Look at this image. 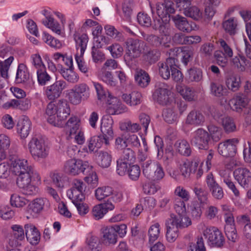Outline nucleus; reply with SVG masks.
I'll return each mask as SVG.
<instances>
[{"instance_id": "f257e3e1", "label": "nucleus", "mask_w": 251, "mask_h": 251, "mask_svg": "<svg viewBox=\"0 0 251 251\" xmlns=\"http://www.w3.org/2000/svg\"><path fill=\"white\" fill-rule=\"evenodd\" d=\"M156 11L158 17L153 18L152 28L166 36L169 33L171 14L175 12L174 3L169 0L158 2L156 4Z\"/></svg>"}, {"instance_id": "f03ea898", "label": "nucleus", "mask_w": 251, "mask_h": 251, "mask_svg": "<svg viewBox=\"0 0 251 251\" xmlns=\"http://www.w3.org/2000/svg\"><path fill=\"white\" fill-rule=\"evenodd\" d=\"M143 174L151 181H158L163 178L165 172L160 163L151 160L143 162L142 164Z\"/></svg>"}, {"instance_id": "7ed1b4c3", "label": "nucleus", "mask_w": 251, "mask_h": 251, "mask_svg": "<svg viewBox=\"0 0 251 251\" xmlns=\"http://www.w3.org/2000/svg\"><path fill=\"white\" fill-rule=\"evenodd\" d=\"M92 167L87 161L75 158L67 160L64 164V171L68 175L75 176L80 173L86 175Z\"/></svg>"}, {"instance_id": "20e7f679", "label": "nucleus", "mask_w": 251, "mask_h": 251, "mask_svg": "<svg viewBox=\"0 0 251 251\" xmlns=\"http://www.w3.org/2000/svg\"><path fill=\"white\" fill-rule=\"evenodd\" d=\"M202 227V234L209 246L212 247L221 248L225 244V238L221 231L215 226H205L201 224Z\"/></svg>"}, {"instance_id": "39448f33", "label": "nucleus", "mask_w": 251, "mask_h": 251, "mask_svg": "<svg viewBox=\"0 0 251 251\" xmlns=\"http://www.w3.org/2000/svg\"><path fill=\"white\" fill-rule=\"evenodd\" d=\"M11 166L13 172L18 176V177H24L26 175L38 177V173L26 159L16 158L12 161Z\"/></svg>"}, {"instance_id": "423d86ee", "label": "nucleus", "mask_w": 251, "mask_h": 251, "mask_svg": "<svg viewBox=\"0 0 251 251\" xmlns=\"http://www.w3.org/2000/svg\"><path fill=\"white\" fill-rule=\"evenodd\" d=\"M28 147L30 154L35 160L44 159L49 154V149L42 139L32 138L29 142Z\"/></svg>"}, {"instance_id": "0eeeda50", "label": "nucleus", "mask_w": 251, "mask_h": 251, "mask_svg": "<svg viewBox=\"0 0 251 251\" xmlns=\"http://www.w3.org/2000/svg\"><path fill=\"white\" fill-rule=\"evenodd\" d=\"M127 50L124 55L125 62H129L137 57L144 50L145 43L139 40L129 39L126 42Z\"/></svg>"}, {"instance_id": "6e6552de", "label": "nucleus", "mask_w": 251, "mask_h": 251, "mask_svg": "<svg viewBox=\"0 0 251 251\" xmlns=\"http://www.w3.org/2000/svg\"><path fill=\"white\" fill-rule=\"evenodd\" d=\"M190 142L199 150H208L210 142L208 131L202 128L197 129L192 133Z\"/></svg>"}, {"instance_id": "1a4fd4ad", "label": "nucleus", "mask_w": 251, "mask_h": 251, "mask_svg": "<svg viewBox=\"0 0 251 251\" xmlns=\"http://www.w3.org/2000/svg\"><path fill=\"white\" fill-rule=\"evenodd\" d=\"M31 180H40V177L39 174H38V177L26 175L24 177L17 178V185L22 189L23 193L25 195H34L38 193V188L31 184Z\"/></svg>"}, {"instance_id": "9d476101", "label": "nucleus", "mask_w": 251, "mask_h": 251, "mask_svg": "<svg viewBox=\"0 0 251 251\" xmlns=\"http://www.w3.org/2000/svg\"><path fill=\"white\" fill-rule=\"evenodd\" d=\"M85 188L86 185L81 180L75 179L72 182V187L67 192V196L72 201H84L83 192Z\"/></svg>"}, {"instance_id": "9b49d317", "label": "nucleus", "mask_w": 251, "mask_h": 251, "mask_svg": "<svg viewBox=\"0 0 251 251\" xmlns=\"http://www.w3.org/2000/svg\"><path fill=\"white\" fill-rule=\"evenodd\" d=\"M74 37L76 50L75 55V61L76 63H82L84 61L83 54L87 47L88 37L86 34L79 35L76 32L74 34Z\"/></svg>"}, {"instance_id": "f8f14e48", "label": "nucleus", "mask_w": 251, "mask_h": 251, "mask_svg": "<svg viewBox=\"0 0 251 251\" xmlns=\"http://www.w3.org/2000/svg\"><path fill=\"white\" fill-rule=\"evenodd\" d=\"M156 87L157 88L153 94L154 100L160 104H169L171 100L170 97L171 92L168 90L167 85L164 83L159 82Z\"/></svg>"}, {"instance_id": "ddd939ff", "label": "nucleus", "mask_w": 251, "mask_h": 251, "mask_svg": "<svg viewBox=\"0 0 251 251\" xmlns=\"http://www.w3.org/2000/svg\"><path fill=\"white\" fill-rule=\"evenodd\" d=\"M238 143L239 140L236 138L227 139L219 144L218 152L224 157H233L236 153Z\"/></svg>"}, {"instance_id": "4468645a", "label": "nucleus", "mask_w": 251, "mask_h": 251, "mask_svg": "<svg viewBox=\"0 0 251 251\" xmlns=\"http://www.w3.org/2000/svg\"><path fill=\"white\" fill-rule=\"evenodd\" d=\"M66 87V83L63 80L56 81L52 85L45 88V95L49 100L59 98L62 91Z\"/></svg>"}, {"instance_id": "2eb2a0df", "label": "nucleus", "mask_w": 251, "mask_h": 251, "mask_svg": "<svg viewBox=\"0 0 251 251\" xmlns=\"http://www.w3.org/2000/svg\"><path fill=\"white\" fill-rule=\"evenodd\" d=\"M205 182L212 197L216 200H221L224 196L222 187L217 182L211 173L208 174L206 177Z\"/></svg>"}, {"instance_id": "dca6fc26", "label": "nucleus", "mask_w": 251, "mask_h": 251, "mask_svg": "<svg viewBox=\"0 0 251 251\" xmlns=\"http://www.w3.org/2000/svg\"><path fill=\"white\" fill-rule=\"evenodd\" d=\"M112 125L113 120L110 117L104 118L101 119L100 131L102 134L101 136L104 138V143L106 145H109V140L113 138Z\"/></svg>"}, {"instance_id": "f3484780", "label": "nucleus", "mask_w": 251, "mask_h": 251, "mask_svg": "<svg viewBox=\"0 0 251 251\" xmlns=\"http://www.w3.org/2000/svg\"><path fill=\"white\" fill-rule=\"evenodd\" d=\"M65 66H59V72L68 82L76 83L79 80L78 75L74 71L73 64H65Z\"/></svg>"}, {"instance_id": "a211bd4d", "label": "nucleus", "mask_w": 251, "mask_h": 251, "mask_svg": "<svg viewBox=\"0 0 251 251\" xmlns=\"http://www.w3.org/2000/svg\"><path fill=\"white\" fill-rule=\"evenodd\" d=\"M235 179L244 188L248 187L251 181V172L247 168L236 169L233 172Z\"/></svg>"}, {"instance_id": "6ab92c4d", "label": "nucleus", "mask_w": 251, "mask_h": 251, "mask_svg": "<svg viewBox=\"0 0 251 251\" xmlns=\"http://www.w3.org/2000/svg\"><path fill=\"white\" fill-rule=\"evenodd\" d=\"M205 121L204 115L200 111L191 110L185 119V124L194 126H202Z\"/></svg>"}, {"instance_id": "aec40b11", "label": "nucleus", "mask_w": 251, "mask_h": 251, "mask_svg": "<svg viewBox=\"0 0 251 251\" xmlns=\"http://www.w3.org/2000/svg\"><path fill=\"white\" fill-rule=\"evenodd\" d=\"M25 235L27 241L33 245L38 244L40 240V233L37 228L31 223L24 226Z\"/></svg>"}, {"instance_id": "412c9836", "label": "nucleus", "mask_w": 251, "mask_h": 251, "mask_svg": "<svg viewBox=\"0 0 251 251\" xmlns=\"http://www.w3.org/2000/svg\"><path fill=\"white\" fill-rule=\"evenodd\" d=\"M57 113L58 121L60 127H62L64 125L65 121L67 117L70 114V108L69 104L66 100H60L57 101Z\"/></svg>"}, {"instance_id": "4be33fe9", "label": "nucleus", "mask_w": 251, "mask_h": 251, "mask_svg": "<svg viewBox=\"0 0 251 251\" xmlns=\"http://www.w3.org/2000/svg\"><path fill=\"white\" fill-rule=\"evenodd\" d=\"M12 229V236L9 239V244L12 247L19 245L18 241H22L25 238V231L22 226L13 225L11 227Z\"/></svg>"}, {"instance_id": "5701e85b", "label": "nucleus", "mask_w": 251, "mask_h": 251, "mask_svg": "<svg viewBox=\"0 0 251 251\" xmlns=\"http://www.w3.org/2000/svg\"><path fill=\"white\" fill-rule=\"evenodd\" d=\"M57 101H51L47 106L46 114L48 116V122L55 126H60L59 122L57 117Z\"/></svg>"}, {"instance_id": "b1692460", "label": "nucleus", "mask_w": 251, "mask_h": 251, "mask_svg": "<svg viewBox=\"0 0 251 251\" xmlns=\"http://www.w3.org/2000/svg\"><path fill=\"white\" fill-rule=\"evenodd\" d=\"M249 99L247 96L243 94H237L233 98L229 101V105L233 110L240 112L242 108L245 107L248 104Z\"/></svg>"}, {"instance_id": "393cba45", "label": "nucleus", "mask_w": 251, "mask_h": 251, "mask_svg": "<svg viewBox=\"0 0 251 251\" xmlns=\"http://www.w3.org/2000/svg\"><path fill=\"white\" fill-rule=\"evenodd\" d=\"M205 5L204 16L208 20H211L217 13V8L221 4L222 0H202Z\"/></svg>"}, {"instance_id": "a878e982", "label": "nucleus", "mask_w": 251, "mask_h": 251, "mask_svg": "<svg viewBox=\"0 0 251 251\" xmlns=\"http://www.w3.org/2000/svg\"><path fill=\"white\" fill-rule=\"evenodd\" d=\"M101 240L103 244L106 245L115 244L117 241V235L112 226L104 227L101 228Z\"/></svg>"}, {"instance_id": "bb28decb", "label": "nucleus", "mask_w": 251, "mask_h": 251, "mask_svg": "<svg viewBox=\"0 0 251 251\" xmlns=\"http://www.w3.org/2000/svg\"><path fill=\"white\" fill-rule=\"evenodd\" d=\"M170 224L177 226V228H184L191 225L192 224L190 219L185 214L175 215H171L169 220Z\"/></svg>"}, {"instance_id": "cd10ccee", "label": "nucleus", "mask_w": 251, "mask_h": 251, "mask_svg": "<svg viewBox=\"0 0 251 251\" xmlns=\"http://www.w3.org/2000/svg\"><path fill=\"white\" fill-rule=\"evenodd\" d=\"M172 19L175 26L180 30L187 33L190 32L193 30L191 24L189 23L186 18L179 15L172 16Z\"/></svg>"}, {"instance_id": "c85d7f7f", "label": "nucleus", "mask_w": 251, "mask_h": 251, "mask_svg": "<svg viewBox=\"0 0 251 251\" xmlns=\"http://www.w3.org/2000/svg\"><path fill=\"white\" fill-rule=\"evenodd\" d=\"M142 94L138 91L130 93H125L122 95V99L127 105L134 106L139 105L142 101Z\"/></svg>"}, {"instance_id": "c756f323", "label": "nucleus", "mask_w": 251, "mask_h": 251, "mask_svg": "<svg viewBox=\"0 0 251 251\" xmlns=\"http://www.w3.org/2000/svg\"><path fill=\"white\" fill-rule=\"evenodd\" d=\"M37 69V80L41 85H45L51 79V77L47 74L44 64H33Z\"/></svg>"}, {"instance_id": "7c9ffc66", "label": "nucleus", "mask_w": 251, "mask_h": 251, "mask_svg": "<svg viewBox=\"0 0 251 251\" xmlns=\"http://www.w3.org/2000/svg\"><path fill=\"white\" fill-rule=\"evenodd\" d=\"M107 103L109 105V108L115 110L114 114H118L127 111L128 108L126 106L122 104L117 98L113 97L110 94H108Z\"/></svg>"}, {"instance_id": "2f4dec72", "label": "nucleus", "mask_w": 251, "mask_h": 251, "mask_svg": "<svg viewBox=\"0 0 251 251\" xmlns=\"http://www.w3.org/2000/svg\"><path fill=\"white\" fill-rule=\"evenodd\" d=\"M31 123L27 118L21 119L17 125V132L20 134L21 138H25L29 134L31 129Z\"/></svg>"}, {"instance_id": "473e14b6", "label": "nucleus", "mask_w": 251, "mask_h": 251, "mask_svg": "<svg viewBox=\"0 0 251 251\" xmlns=\"http://www.w3.org/2000/svg\"><path fill=\"white\" fill-rule=\"evenodd\" d=\"M143 39L148 42L151 45L158 47L160 46L167 48L170 47L169 44L168 43H164L163 42V38L153 34H148L144 32L141 33Z\"/></svg>"}, {"instance_id": "72a5a7b5", "label": "nucleus", "mask_w": 251, "mask_h": 251, "mask_svg": "<svg viewBox=\"0 0 251 251\" xmlns=\"http://www.w3.org/2000/svg\"><path fill=\"white\" fill-rule=\"evenodd\" d=\"M190 164L191 174H195L197 178H200L203 173V160L199 156H195Z\"/></svg>"}, {"instance_id": "f704fd0d", "label": "nucleus", "mask_w": 251, "mask_h": 251, "mask_svg": "<svg viewBox=\"0 0 251 251\" xmlns=\"http://www.w3.org/2000/svg\"><path fill=\"white\" fill-rule=\"evenodd\" d=\"M106 66H102L98 71V75L103 82L110 86H115L116 81L110 71L106 70Z\"/></svg>"}, {"instance_id": "c9c22d12", "label": "nucleus", "mask_w": 251, "mask_h": 251, "mask_svg": "<svg viewBox=\"0 0 251 251\" xmlns=\"http://www.w3.org/2000/svg\"><path fill=\"white\" fill-rule=\"evenodd\" d=\"M29 79V74L25 64H19L16 73L15 80L18 83L26 82Z\"/></svg>"}, {"instance_id": "e433bc0d", "label": "nucleus", "mask_w": 251, "mask_h": 251, "mask_svg": "<svg viewBox=\"0 0 251 251\" xmlns=\"http://www.w3.org/2000/svg\"><path fill=\"white\" fill-rule=\"evenodd\" d=\"M104 138L100 135L92 137L88 141V152H96L102 146Z\"/></svg>"}, {"instance_id": "4c0bfd02", "label": "nucleus", "mask_w": 251, "mask_h": 251, "mask_svg": "<svg viewBox=\"0 0 251 251\" xmlns=\"http://www.w3.org/2000/svg\"><path fill=\"white\" fill-rule=\"evenodd\" d=\"M176 151L180 154L188 156L191 154V149L189 143L185 140H178L174 145Z\"/></svg>"}, {"instance_id": "58836bf2", "label": "nucleus", "mask_w": 251, "mask_h": 251, "mask_svg": "<svg viewBox=\"0 0 251 251\" xmlns=\"http://www.w3.org/2000/svg\"><path fill=\"white\" fill-rule=\"evenodd\" d=\"M177 91L185 100L192 101L197 99L196 92L193 88L187 86L180 87L177 88Z\"/></svg>"}, {"instance_id": "ea45409f", "label": "nucleus", "mask_w": 251, "mask_h": 251, "mask_svg": "<svg viewBox=\"0 0 251 251\" xmlns=\"http://www.w3.org/2000/svg\"><path fill=\"white\" fill-rule=\"evenodd\" d=\"M210 94L217 98H221L227 95V89L222 85L212 82L210 85Z\"/></svg>"}, {"instance_id": "a19ab883", "label": "nucleus", "mask_w": 251, "mask_h": 251, "mask_svg": "<svg viewBox=\"0 0 251 251\" xmlns=\"http://www.w3.org/2000/svg\"><path fill=\"white\" fill-rule=\"evenodd\" d=\"M222 26L226 32L230 35H234L237 32V21L234 18L224 21Z\"/></svg>"}, {"instance_id": "79ce46f5", "label": "nucleus", "mask_w": 251, "mask_h": 251, "mask_svg": "<svg viewBox=\"0 0 251 251\" xmlns=\"http://www.w3.org/2000/svg\"><path fill=\"white\" fill-rule=\"evenodd\" d=\"M135 79L138 85L142 88L147 87L150 82L149 75L142 70H140L137 72L135 75Z\"/></svg>"}, {"instance_id": "37998d69", "label": "nucleus", "mask_w": 251, "mask_h": 251, "mask_svg": "<svg viewBox=\"0 0 251 251\" xmlns=\"http://www.w3.org/2000/svg\"><path fill=\"white\" fill-rule=\"evenodd\" d=\"M196 196L201 203H206L208 196V191L199 184H196L193 189Z\"/></svg>"}, {"instance_id": "c03bdc74", "label": "nucleus", "mask_w": 251, "mask_h": 251, "mask_svg": "<svg viewBox=\"0 0 251 251\" xmlns=\"http://www.w3.org/2000/svg\"><path fill=\"white\" fill-rule=\"evenodd\" d=\"M112 161V155L106 151H100L98 156L97 162L99 166L103 168H108L110 166Z\"/></svg>"}, {"instance_id": "a18cd8bd", "label": "nucleus", "mask_w": 251, "mask_h": 251, "mask_svg": "<svg viewBox=\"0 0 251 251\" xmlns=\"http://www.w3.org/2000/svg\"><path fill=\"white\" fill-rule=\"evenodd\" d=\"M210 140L211 139L215 142H218L222 136V130L213 125H209L207 126Z\"/></svg>"}, {"instance_id": "49530a36", "label": "nucleus", "mask_w": 251, "mask_h": 251, "mask_svg": "<svg viewBox=\"0 0 251 251\" xmlns=\"http://www.w3.org/2000/svg\"><path fill=\"white\" fill-rule=\"evenodd\" d=\"M48 201L44 198H37L34 200L29 205V208L34 213L40 212L44 208L45 205H47Z\"/></svg>"}, {"instance_id": "de8ad7c7", "label": "nucleus", "mask_w": 251, "mask_h": 251, "mask_svg": "<svg viewBox=\"0 0 251 251\" xmlns=\"http://www.w3.org/2000/svg\"><path fill=\"white\" fill-rule=\"evenodd\" d=\"M42 23L57 34H61L62 32L60 25L57 22H55L52 17L47 16L46 20L43 21Z\"/></svg>"}, {"instance_id": "09e8293b", "label": "nucleus", "mask_w": 251, "mask_h": 251, "mask_svg": "<svg viewBox=\"0 0 251 251\" xmlns=\"http://www.w3.org/2000/svg\"><path fill=\"white\" fill-rule=\"evenodd\" d=\"M241 84L240 77L237 75L229 76L226 80V85L228 88L235 92L237 91Z\"/></svg>"}, {"instance_id": "8fccbe9b", "label": "nucleus", "mask_w": 251, "mask_h": 251, "mask_svg": "<svg viewBox=\"0 0 251 251\" xmlns=\"http://www.w3.org/2000/svg\"><path fill=\"white\" fill-rule=\"evenodd\" d=\"M74 88L83 100H87L90 97V88L86 84L80 83L75 85Z\"/></svg>"}, {"instance_id": "3c124183", "label": "nucleus", "mask_w": 251, "mask_h": 251, "mask_svg": "<svg viewBox=\"0 0 251 251\" xmlns=\"http://www.w3.org/2000/svg\"><path fill=\"white\" fill-rule=\"evenodd\" d=\"M112 194V188L109 186L100 187L95 191L96 198L99 201H102Z\"/></svg>"}, {"instance_id": "603ef678", "label": "nucleus", "mask_w": 251, "mask_h": 251, "mask_svg": "<svg viewBox=\"0 0 251 251\" xmlns=\"http://www.w3.org/2000/svg\"><path fill=\"white\" fill-rule=\"evenodd\" d=\"M79 119L77 117L74 116L71 117L67 122H65L64 125L69 129L71 135L77 133L79 128Z\"/></svg>"}, {"instance_id": "864d4df0", "label": "nucleus", "mask_w": 251, "mask_h": 251, "mask_svg": "<svg viewBox=\"0 0 251 251\" xmlns=\"http://www.w3.org/2000/svg\"><path fill=\"white\" fill-rule=\"evenodd\" d=\"M86 242L89 249L91 251H101L102 250V244L98 237L90 235L87 238Z\"/></svg>"}, {"instance_id": "5fc2aeb1", "label": "nucleus", "mask_w": 251, "mask_h": 251, "mask_svg": "<svg viewBox=\"0 0 251 251\" xmlns=\"http://www.w3.org/2000/svg\"><path fill=\"white\" fill-rule=\"evenodd\" d=\"M166 239L170 243L174 242L178 236V228L177 226L168 223L166 232Z\"/></svg>"}, {"instance_id": "6e6d98bb", "label": "nucleus", "mask_w": 251, "mask_h": 251, "mask_svg": "<svg viewBox=\"0 0 251 251\" xmlns=\"http://www.w3.org/2000/svg\"><path fill=\"white\" fill-rule=\"evenodd\" d=\"M202 72L201 69L192 68L187 71L186 77L191 82H199L202 79Z\"/></svg>"}, {"instance_id": "4d7b16f0", "label": "nucleus", "mask_w": 251, "mask_h": 251, "mask_svg": "<svg viewBox=\"0 0 251 251\" xmlns=\"http://www.w3.org/2000/svg\"><path fill=\"white\" fill-rule=\"evenodd\" d=\"M183 14L186 16L190 17L195 20L200 19L202 14L200 9L195 6L188 7V8L183 10Z\"/></svg>"}, {"instance_id": "13d9d810", "label": "nucleus", "mask_w": 251, "mask_h": 251, "mask_svg": "<svg viewBox=\"0 0 251 251\" xmlns=\"http://www.w3.org/2000/svg\"><path fill=\"white\" fill-rule=\"evenodd\" d=\"M222 124L226 132H231L235 131L236 126L233 119L230 117L222 118Z\"/></svg>"}, {"instance_id": "bf43d9fd", "label": "nucleus", "mask_w": 251, "mask_h": 251, "mask_svg": "<svg viewBox=\"0 0 251 251\" xmlns=\"http://www.w3.org/2000/svg\"><path fill=\"white\" fill-rule=\"evenodd\" d=\"M159 226L158 223H155L149 228L148 234L150 243L154 242L158 238L160 233Z\"/></svg>"}, {"instance_id": "052dcab7", "label": "nucleus", "mask_w": 251, "mask_h": 251, "mask_svg": "<svg viewBox=\"0 0 251 251\" xmlns=\"http://www.w3.org/2000/svg\"><path fill=\"white\" fill-rule=\"evenodd\" d=\"M106 49L110 52L114 58H118L122 56L124 51L123 47L117 43L107 47Z\"/></svg>"}, {"instance_id": "680f3d73", "label": "nucleus", "mask_w": 251, "mask_h": 251, "mask_svg": "<svg viewBox=\"0 0 251 251\" xmlns=\"http://www.w3.org/2000/svg\"><path fill=\"white\" fill-rule=\"evenodd\" d=\"M10 202L12 206L21 207L25 206L27 203V201L24 197L14 194L11 196Z\"/></svg>"}, {"instance_id": "e2e57ef3", "label": "nucleus", "mask_w": 251, "mask_h": 251, "mask_svg": "<svg viewBox=\"0 0 251 251\" xmlns=\"http://www.w3.org/2000/svg\"><path fill=\"white\" fill-rule=\"evenodd\" d=\"M122 10L125 19L129 21L132 13V1L130 0H125L122 4Z\"/></svg>"}, {"instance_id": "0e129e2a", "label": "nucleus", "mask_w": 251, "mask_h": 251, "mask_svg": "<svg viewBox=\"0 0 251 251\" xmlns=\"http://www.w3.org/2000/svg\"><path fill=\"white\" fill-rule=\"evenodd\" d=\"M104 28L107 35L117 40H121L122 34L114 26L107 25L104 26Z\"/></svg>"}, {"instance_id": "69168bd1", "label": "nucleus", "mask_w": 251, "mask_h": 251, "mask_svg": "<svg viewBox=\"0 0 251 251\" xmlns=\"http://www.w3.org/2000/svg\"><path fill=\"white\" fill-rule=\"evenodd\" d=\"M43 40L51 47L59 48L61 46V43L58 40L55 39L46 32L43 33Z\"/></svg>"}, {"instance_id": "338daca9", "label": "nucleus", "mask_w": 251, "mask_h": 251, "mask_svg": "<svg viewBox=\"0 0 251 251\" xmlns=\"http://www.w3.org/2000/svg\"><path fill=\"white\" fill-rule=\"evenodd\" d=\"M67 96L70 102L74 105L78 104L83 100L74 87L68 91Z\"/></svg>"}, {"instance_id": "774afa93", "label": "nucleus", "mask_w": 251, "mask_h": 251, "mask_svg": "<svg viewBox=\"0 0 251 251\" xmlns=\"http://www.w3.org/2000/svg\"><path fill=\"white\" fill-rule=\"evenodd\" d=\"M188 251H206L202 237L198 238L196 245L193 243H190Z\"/></svg>"}]
</instances>
